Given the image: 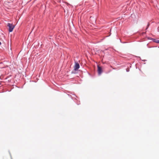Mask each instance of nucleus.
Masks as SVG:
<instances>
[{"instance_id":"20e7f679","label":"nucleus","mask_w":159,"mask_h":159,"mask_svg":"<svg viewBox=\"0 0 159 159\" xmlns=\"http://www.w3.org/2000/svg\"><path fill=\"white\" fill-rule=\"evenodd\" d=\"M152 40L154 42L159 43V40H157L154 39H152Z\"/></svg>"},{"instance_id":"9b49d317","label":"nucleus","mask_w":159,"mask_h":159,"mask_svg":"<svg viewBox=\"0 0 159 159\" xmlns=\"http://www.w3.org/2000/svg\"><path fill=\"white\" fill-rule=\"evenodd\" d=\"M120 42H121V40H120Z\"/></svg>"},{"instance_id":"0eeeda50","label":"nucleus","mask_w":159,"mask_h":159,"mask_svg":"<svg viewBox=\"0 0 159 159\" xmlns=\"http://www.w3.org/2000/svg\"><path fill=\"white\" fill-rule=\"evenodd\" d=\"M126 71H127V72H128L129 71V69H127H127H126Z\"/></svg>"},{"instance_id":"39448f33","label":"nucleus","mask_w":159,"mask_h":159,"mask_svg":"<svg viewBox=\"0 0 159 159\" xmlns=\"http://www.w3.org/2000/svg\"><path fill=\"white\" fill-rule=\"evenodd\" d=\"M149 25V23H148V24L147 26V27L146 28V30H147L148 29Z\"/></svg>"},{"instance_id":"f257e3e1","label":"nucleus","mask_w":159,"mask_h":159,"mask_svg":"<svg viewBox=\"0 0 159 159\" xmlns=\"http://www.w3.org/2000/svg\"><path fill=\"white\" fill-rule=\"evenodd\" d=\"M7 26L9 27V31L10 32H12L15 27V26L13 25L12 24H11L10 23H8Z\"/></svg>"},{"instance_id":"f8f14e48","label":"nucleus","mask_w":159,"mask_h":159,"mask_svg":"<svg viewBox=\"0 0 159 159\" xmlns=\"http://www.w3.org/2000/svg\"><path fill=\"white\" fill-rule=\"evenodd\" d=\"M71 73H73V72H71Z\"/></svg>"},{"instance_id":"6e6552de","label":"nucleus","mask_w":159,"mask_h":159,"mask_svg":"<svg viewBox=\"0 0 159 159\" xmlns=\"http://www.w3.org/2000/svg\"><path fill=\"white\" fill-rule=\"evenodd\" d=\"M142 61H146L147 60H142Z\"/></svg>"},{"instance_id":"f03ea898","label":"nucleus","mask_w":159,"mask_h":159,"mask_svg":"<svg viewBox=\"0 0 159 159\" xmlns=\"http://www.w3.org/2000/svg\"><path fill=\"white\" fill-rule=\"evenodd\" d=\"M80 65L78 62H75L74 67L75 70H77L80 68Z\"/></svg>"},{"instance_id":"9d476101","label":"nucleus","mask_w":159,"mask_h":159,"mask_svg":"<svg viewBox=\"0 0 159 159\" xmlns=\"http://www.w3.org/2000/svg\"><path fill=\"white\" fill-rule=\"evenodd\" d=\"M1 43L0 42V45H1Z\"/></svg>"},{"instance_id":"423d86ee","label":"nucleus","mask_w":159,"mask_h":159,"mask_svg":"<svg viewBox=\"0 0 159 159\" xmlns=\"http://www.w3.org/2000/svg\"><path fill=\"white\" fill-rule=\"evenodd\" d=\"M149 25V23H148V24L147 26V27L146 28V30H147L148 29Z\"/></svg>"},{"instance_id":"1a4fd4ad","label":"nucleus","mask_w":159,"mask_h":159,"mask_svg":"<svg viewBox=\"0 0 159 159\" xmlns=\"http://www.w3.org/2000/svg\"><path fill=\"white\" fill-rule=\"evenodd\" d=\"M138 58H139L140 59V57H138Z\"/></svg>"},{"instance_id":"7ed1b4c3","label":"nucleus","mask_w":159,"mask_h":159,"mask_svg":"<svg viewBox=\"0 0 159 159\" xmlns=\"http://www.w3.org/2000/svg\"><path fill=\"white\" fill-rule=\"evenodd\" d=\"M98 71L99 75H100L101 74L102 72V69L101 67L98 66Z\"/></svg>"}]
</instances>
